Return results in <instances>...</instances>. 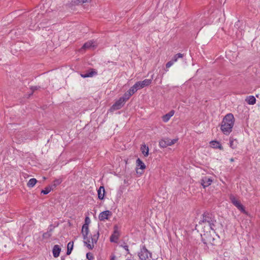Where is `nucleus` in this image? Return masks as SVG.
<instances>
[{
	"label": "nucleus",
	"mask_w": 260,
	"mask_h": 260,
	"mask_svg": "<svg viewBox=\"0 0 260 260\" xmlns=\"http://www.w3.org/2000/svg\"><path fill=\"white\" fill-rule=\"evenodd\" d=\"M235 122V118L232 114H228L223 118L220 129L222 132L225 135H229L232 131Z\"/></svg>",
	"instance_id": "obj_1"
},
{
	"label": "nucleus",
	"mask_w": 260,
	"mask_h": 260,
	"mask_svg": "<svg viewBox=\"0 0 260 260\" xmlns=\"http://www.w3.org/2000/svg\"><path fill=\"white\" fill-rule=\"evenodd\" d=\"M202 221L203 223H205V225L210 227V229L212 231L213 235L215 234V224L216 223V221L214 218L208 214H204L203 215Z\"/></svg>",
	"instance_id": "obj_2"
},
{
	"label": "nucleus",
	"mask_w": 260,
	"mask_h": 260,
	"mask_svg": "<svg viewBox=\"0 0 260 260\" xmlns=\"http://www.w3.org/2000/svg\"><path fill=\"white\" fill-rule=\"evenodd\" d=\"M99 237V233L97 232L91 236L86 237V239L84 240V245L89 249H92L94 247V244L97 242Z\"/></svg>",
	"instance_id": "obj_3"
},
{
	"label": "nucleus",
	"mask_w": 260,
	"mask_h": 260,
	"mask_svg": "<svg viewBox=\"0 0 260 260\" xmlns=\"http://www.w3.org/2000/svg\"><path fill=\"white\" fill-rule=\"evenodd\" d=\"M151 79H145L142 81L137 82L132 87L136 92L138 90L148 86L151 83Z\"/></svg>",
	"instance_id": "obj_4"
},
{
	"label": "nucleus",
	"mask_w": 260,
	"mask_h": 260,
	"mask_svg": "<svg viewBox=\"0 0 260 260\" xmlns=\"http://www.w3.org/2000/svg\"><path fill=\"white\" fill-rule=\"evenodd\" d=\"M178 140V138L174 139H170L167 138L165 139H161L159 142V146L161 148H166L167 146H170L176 143Z\"/></svg>",
	"instance_id": "obj_5"
},
{
	"label": "nucleus",
	"mask_w": 260,
	"mask_h": 260,
	"mask_svg": "<svg viewBox=\"0 0 260 260\" xmlns=\"http://www.w3.org/2000/svg\"><path fill=\"white\" fill-rule=\"evenodd\" d=\"M138 256L141 260H147L151 257V254L145 247H143L139 252Z\"/></svg>",
	"instance_id": "obj_6"
},
{
	"label": "nucleus",
	"mask_w": 260,
	"mask_h": 260,
	"mask_svg": "<svg viewBox=\"0 0 260 260\" xmlns=\"http://www.w3.org/2000/svg\"><path fill=\"white\" fill-rule=\"evenodd\" d=\"M230 200L234 206H235L240 211L244 213H246L244 206L241 204L240 202L234 196H231Z\"/></svg>",
	"instance_id": "obj_7"
},
{
	"label": "nucleus",
	"mask_w": 260,
	"mask_h": 260,
	"mask_svg": "<svg viewBox=\"0 0 260 260\" xmlns=\"http://www.w3.org/2000/svg\"><path fill=\"white\" fill-rule=\"evenodd\" d=\"M125 102H124V100L120 98L118 101H117L110 108V111L111 112L120 109L122 106L124 105Z\"/></svg>",
	"instance_id": "obj_8"
},
{
	"label": "nucleus",
	"mask_w": 260,
	"mask_h": 260,
	"mask_svg": "<svg viewBox=\"0 0 260 260\" xmlns=\"http://www.w3.org/2000/svg\"><path fill=\"white\" fill-rule=\"evenodd\" d=\"M213 182L212 177L204 176L201 180V183L204 188H206L211 184Z\"/></svg>",
	"instance_id": "obj_9"
},
{
	"label": "nucleus",
	"mask_w": 260,
	"mask_h": 260,
	"mask_svg": "<svg viewBox=\"0 0 260 260\" xmlns=\"http://www.w3.org/2000/svg\"><path fill=\"white\" fill-rule=\"evenodd\" d=\"M97 46V43L93 41H89L85 43L83 46L82 49H94Z\"/></svg>",
	"instance_id": "obj_10"
},
{
	"label": "nucleus",
	"mask_w": 260,
	"mask_h": 260,
	"mask_svg": "<svg viewBox=\"0 0 260 260\" xmlns=\"http://www.w3.org/2000/svg\"><path fill=\"white\" fill-rule=\"evenodd\" d=\"M136 162L137 166V173L142 174L143 170L146 168L145 165L140 158H138Z\"/></svg>",
	"instance_id": "obj_11"
},
{
	"label": "nucleus",
	"mask_w": 260,
	"mask_h": 260,
	"mask_svg": "<svg viewBox=\"0 0 260 260\" xmlns=\"http://www.w3.org/2000/svg\"><path fill=\"white\" fill-rule=\"evenodd\" d=\"M119 236V233L117 227L115 226L114 231L110 237V241L111 242H117Z\"/></svg>",
	"instance_id": "obj_12"
},
{
	"label": "nucleus",
	"mask_w": 260,
	"mask_h": 260,
	"mask_svg": "<svg viewBox=\"0 0 260 260\" xmlns=\"http://www.w3.org/2000/svg\"><path fill=\"white\" fill-rule=\"evenodd\" d=\"M111 215V213L110 211L107 210L101 213L99 215V219L101 221L108 219L109 217Z\"/></svg>",
	"instance_id": "obj_13"
},
{
	"label": "nucleus",
	"mask_w": 260,
	"mask_h": 260,
	"mask_svg": "<svg viewBox=\"0 0 260 260\" xmlns=\"http://www.w3.org/2000/svg\"><path fill=\"white\" fill-rule=\"evenodd\" d=\"M136 92L134 91V90L131 87L126 92L124 93L123 96L121 99H122L124 100V102L125 103V102L129 99V98L135 93Z\"/></svg>",
	"instance_id": "obj_14"
},
{
	"label": "nucleus",
	"mask_w": 260,
	"mask_h": 260,
	"mask_svg": "<svg viewBox=\"0 0 260 260\" xmlns=\"http://www.w3.org/2000/svg\"><path fill=\"white\" fill-rule=\"evenodd\" d=\"M204 236L205 237L207 242L210 243L212 244H215L214 241L215 240V238L213 237V235L207 232L204 234Z\"/></svg>",
	"instance_id": "obj_15"
},
{
	"label": "nucleus",
	"mask_w": 260,
	"mask_h": 260,
	"mask_svg": "<svg viewBox=\"0 0 260 260\" xmlns=\"http://www.w3.org/2000/svg\"><path fill=\"white\" fill-rule=\"evenodd\" d=\"M89 234V229L87 223H85L82 228V234L83 237V239L86 240V237L88 236Z\"/></svg>",
	"instance_id": "obj_16"
},
{
	"label": "nucleus",
	"mask_w": 260,
	"mask_h": 260,
	"mask_svg": "<svg viewBox=\"0 0 260 260\" xmlns=\"http://www.w3.org/2000/svg\"><path fill=\"white\" fill-rule=\"evenodd\" d=\"M174 113L175 112L174 110H171L169 113L164 115L162 117V119L163 121L165 122H168L170 119V118L174 115Z\"/></svg>",
	"instance_id": "obj_17"
},
{
	"label": "nucleus",
	"mask_w": 260,
	"mask_h": 260,
	"mask_svg": "<svg viewBox=\"0 0 260 260\" xmlns=\"http://www.w3.org/2000/svg\"><path fill=\"white\" fill-rule=\"evenodd\" d=\"M60 251H61V249L60 248V247H59L58 245H54L53 248V250H52L53 256L54 257H58L59 255Z\"/></svg>",
	"instance_id": "obj_18"
},
{
	"label": "nucleus",
	"mask_w": 260,
	"mask_h": 260,
	"mask_svg": "<svg viewBox=\"0 0 260 260\" xmlns=\"http://www.w3.org/2000/svg\"><path fill=\"white\" fill-rule=\"evenodd\" d=\"M210 146L211 147L213 148H218L220 150H222L223 147L221 146V144L216 141H212L210 143Z\"/></svg>",
	"instance_id": "obj_19"
},
{
	"label": "nucleus",
	"mask_w": 260,
	"mask_h": 260,
	"mask_svg": "<svg viewBox=\"0 0 260 260\" xmlns=\"http://www.w3.org/2000/svg\"><path fill=\"white\" fill-rule=\"evenodd\" d=\"M105 188L104 186H100L98 190V198L100 200H103L105 196Z\"/></svg>",
	"instance_id": "obj_20"
},
{
	"label": "nucleus",
	"mask_w": 260,
	"mask_h": 260,
	"mask_svg": "<svg viewBox=\"0 0 260 260\" xmlns=\"http://www.w3.org/2000/svg\"><path fill=\"white\" fill-rule=\"evenodd\" d=\"M229 146L232 149H235L237 147L238 144V141L233 138H230Z\"/></svg>",
	"instance_id": "obj_21"
},
{
	"label": "nucleus",
	"mask_w": 260,
	"mask_h": 260,
	"mask_svg": "<svg viewBox=\"0 0 260 260\" xmlns=\"http://www.w3.org/2000/svg\"><path fill=\"white\" fill-rule=\"evenodd\" d=\"M245 101L249 105H254L256 103V99L253 95L247 96Z\"/></svg>",
	"instance_id": "obj_22"
},
{
	"label": "nucleus",
	"mask_w": 260,
	"mask_h": 260,
	"mask_svg": "<svg viewBox=\"0 0 260 260\" xmlns=\"http://www.w3.org/2000/svg\"><path fill=\"white\" fill-rule=\"evenodd\" d=\"M141 150L145 156H148L149 148L147 146H146V145L144 144L142 145L141 147Z\"/></svg>",
	"instance_id": "obj_23"
},
{
	"label": "nucleus",
	"mask_w": 260,
	"mask_h": 260,
	"mask_svg": "<svg viewBox=\"0 0 260 260\" xmlns=\"http://www.w3.org/2000/svg\"><path fill=\"white\" fill-rule=\"evenodd\" d=\"M37 182V180L35 178H31L28 181L27 185L29 187H33Z\"/></svg>",
	"instance_id": "obj_24"
},
{
	"label": "nucleus",
	"mask_w": 260,
	"mask_h": 260,
	"mask_svg": "<svg viewBox=\"0 0 260 260\" xmlns=\"http://www.w3.org/2000/svg\"><path fill=\"white\" fill-rule=\"evenodd\" d=\"M96 72L95 71H91V72H89L85 74H82L81 76L83 78L91 77H92L94 75H96Z\"/></svg>",
	"instance_id": "obj_25"
},
{
	"label": "nucleus",
	"mask_w": 260,
	"mask_h": 260,
	"mask_svg": "<svg viewBox=\"0 0 260 260\" xmlns=\"http://www.w3.org/2000/svg\"><path fill=\"white\" fill-rule=\"evenodd\" d=\"M73 248V242H70L68 244V250H67V254L68 255H69L71 254Z\"/></svg>",
	"instance_id": "obj_26"
},
{
	"label": "nucleus",
	"mask_w": 260,
	"mask_h": 260,
	"mask_svg": "<svg viewBox=\"0 0 260 260\" xmlns=\"http://www.w3.org/2000/svg\"><path fill=\"white\" fill-rule=\"evenodd\" d=\"M184 55L181 53H178L175 55L172 59V61H173L174 62H175L177 61L178 59L180 58H182L183 57Z\"/></svg>",
	"instance_id": "obj_27"
},
{
	"label": "nucleus",
	"mask_w": 260,
	"mask_h": 260,
	"mask_svg": "<svg viewBox=\"0 0 260 260\" xmlns=\"http://www.w3.org/2000/svg\"><path fill=\"white\" fill-rule=\"evenodd\" d=\"M53 189L52 186H48L45 188V189L42 190L41 192L43 193L44 194H47L48 193H49L51 190Z\"/></svg>",
	"instance_id": "obj_28"
},
{
	"label": "nucleus",
	"mask_w": 260,
	"mask_h": 260,
	"mask_svg": "<svg viewBox=\"0 0 260 260\" xmlns=\"http://www.w3.org/2000/svg\"><path fill=\"white\" fill-rule=\"evenodd\" d=\"M61 182H62V180L60 179H56L54 181L52 186L54 188H55L56 186L60 184Z\"/></svg>",
	"instance_id": "obj_29"
},
{
	"label": "nucleus",
	"mask_w": 260,
	"mask_h": 260,
	"mask_svg": "<svg viewBox=\"0 0 260 260\" xmlns=\"http://www.w3.org/2000/svg\"><path fill=\"white\" fill-rule=\"evenodd\" d=\"M51 236V231H47L43 235V237L44 239H48Z\"/></svg>",
	"instance_id": "obj_30"
},
{
	"label": "nucleus",
	"mask_w": 260,
	"mask_h": 260,
	"mask_svg": "<svg viewBox=\"0 0 260 260\" xmlns=\"http://www.w3.org/2000/svg\"><path fill=\"white\" fill-rule=\"evenodd\" d=\"M88 0H73V3L75 4H78L80 3H84L88 2Z\"/></svg>",
	"instance_id": "obj_31"
},
{
	"label": "nucleus",
	"mask_w": 260,
	"mask_h": 260,
	"mask_svg": "<svg viewBox=\"0 0 260 260\" xmlns=\"http://www.w3.org/2000/svg\"><path fill=\"white\" fill-rule=\"evenodd\" d=\"M174 63V62L172 60L169 61L166 64V68H170Z\"/></svg>",
	"instance_id": "obj_32"
},
{
	"label": "nucleus",
	"mask_w": 260,
	"mask_h": 260,
	"mask_svg": "<svg viewBox=\"0 0 260 260\" xmlns=\"http://www.w3.org/2000/svg\"><path fill=\"white\" fill-rule=\"evenodd\" d=\"M86 257L89 260H92L93 259L92 254L91 253H87L86 254Z\"/></svg>",
	"instance_id": "obj_33"
},
{
	"label": "nucleus",
	"mask_w": 260,
	"mask_h": 260,
	"mask_svg": "<svg viewBox=\"0 0 260 260\" xmlns=\"http://www.w3.org/2000/svg\"><path fill=\"white\" fill-rule=\"evenodd\" d=\"M89 222H90V219L89 218V217H86L85 218V223H87L88 224Z\"/></svg>",
	"instance_id": "obj_34"
},
{
	"label": "nucleus",
	"mask_w": 260,
	"mask_h": 260,
	"mask_svg": "<svg viewBox=\"0 0 260 260\" xmlns=\"http://www.w3.org/2000/svg\"><path fill=\"white\" fill-rule=\"evenodd\" d=\"M110 260H115V256L114 255H112Z\"/></svg>",
	"instance_id": "obj_35"
},
{
	"label": "nucleus",
	"mask_w": 260,
	"mask_h": 260,
	"mask_svg": "<svg viewBox=\"0 0 260 260\" xmlns=\"http://www.w3.org/2000/svg\"><path fill=\"white\" fill-rule=\"evenodd\" d=\"M123 247H124V249H125L126 251H128L127 246H124Z\"/></svg>",
	"instance_id": "obj_36"
},
{
	"label": "nucleus",
	"mask_w": 260,
	"mask_h": 260,
	"mask_svg": "<svg viewBox=\"0 0 260 260\" xmlns=\"http://www.w3.org/2000/svg\"><path fill=\"white\" fill-rule=\"evenodd\" d=\"M231 161H234L233 158H231Z\"/></svg>",
	"instance_id": "obj_37"
},
{
	"label": "nucleus",
	"mask_w": 260,
	"mask_h": 260,
	"mask_svg": "<svg viewBox=\"0 0 260 260\" xmlns=\"http://www.w3.org/2000/svg\"><path fill=\"white\" fill-rule=\"evenodd\" d=\"M215 236H216L218 238H219V237L217 235H215Z\"/></svg>",
	"instance_id": "obj_38"
}]
</instances>
